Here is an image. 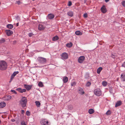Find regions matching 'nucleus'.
Returning a JSON list of instances; mask_svg holds the SVG:
<instances>
[{
  "label": "nucleus",
  "mask_w": 125,
  "mask_h": 125,
  "mask_svg": "<svg viewBox=\"0 0 125 125\" xmlns=\"http://www.w3.org/2000/svg\"><path fill=\"white\" fill-rule=\"evenodd\" d=\"M8 65L7 62L3 60L0 61V70H5L7 68Z\"/></svg>",
  "instance_id": "f257e3e1"
},
{
  "label": "nucleus",
  "mask_w": 125,
  "mask_h": 125,
  "mask_svg": "<svg viewBox=\"0 0 125 125\" xmlns=\"http://www.w3.org/2000/svg\"><path fill=\"white\" fill-rule=\"evenodd\" d=\"M27 101V99L26 97H23L22 98L20 103L22 107L24 108L26 106Z\"/></svg>",
  "instance_id": "f03ea898"
},
{
  "label": "nucleus",
  "mask_w": 125,
  "mask_h": 125,
  "mask_svg": "<svg viewBox=\"0 0 125 125\" xmlns=\"http://www.w3.org/2000/svg\"><path fill=\"white\" fill-rule=\"evenodd\" d=\"M40 123L42 125H50L51 123L48 120L45 118H43L40 120Z\"/></svg>",
  "instance_id": "7ed1b4c3"
},
{
  "label": "nucleus",
  "mask_w": 125,
  "mask_h": 125,
  "mask_svg": "<svg viewBox=\"0 0 125 125\" xmlns=\"http://www.w3.org/2000/svg\"><path fill=\"white\" fill-rule=\"evenodd\" d=\"M38 61L41 64H45L46 62V58L43 57H38L37 59Z\"/></svg>",
  "instance_id": "20e7f679"
},
{
  "label": "nucleus",
  "mask_w": 125,
  "mask_h": 125,
  "mask_svg": "<svg viewBox=\"0 0 125 125\" xmlns=\"http://www.w3.org/2000/svg\"><path fill=\"white\" fill-rule=\"evenodd\" d=\"M94 94L98 96H99L101 94L102 92L100 89L98 88L95 89L94 91Z\"/></svg>",
  "instance_id": "39448f33"
},
{
  "label": "nucleus",
  "mask_w": 125,
  "mask_h": 125,
  "mask_svg": "<svg viewBox=\"0 0 125 125\" xmlns=\"http://www.w3.org/2000/svg\"><path fill=\"white\" fill-rule=\"evenodd\" d=\"M61 58L63 60L68 59V55L67 53L64 52L62 53L61 55Z\"/></svg>",
  "instance_id": "423d86ee"
},
{
  "label": "nucleus",
  "mask_w": 125,
  "mask_h": 125,
  "mask_svg": "<svg viewBox=\"0 0 125 125\" xmlns=\"http://www.w3.org/2000/svg\"><path fill=\"white\" fill-rule=\"evenodd\" d=\"M85 57L84 56H82L78 58V61L79 62L81 63L83 62L84 60Z\"/></svg>",
  "instance_id": "0eeeda50"
},
{
  "label": "nucleus",
  "mask_w": 125,
  "mask_h": 125,
  "mask_svg": "<svg viewBox=\"0 0 125 125\" xmlns=\"http://www.w3.org/2000/svg\"><path fill=\"white\" fill-rule=\"evenodd\" d=\"M24 86L26 88V90H27V91L30 90L32 87V86L31 85H28L26 84H24Z\"/></svg>",
  "instance_id": "6e6552de"
},
{
  "label": "nucleus",
  "mask_w": 125,
  "mask_h": 125,
  "mask_svg": "<svg viewBox=\"0 0 125 125\" xmlns=\"http://www.w3.org/2000/svg\"><path fill=\"white\" fill-rule=\"evenodd\" d=\"M101 12L103 13H105L107 11V10L105 6L103 5L101 8Z\"/></svg>",
  "instance_id": "1a4fd4ad"
},
{
  "label": "nucleus",
  "mask_w": 125,
  "mask_h": 125,
  "mask_svg": "<svg viewBox=\"0 0 125 125\" xmlns=\"http://www.w3.org/2000/svg\"><path fill=\"white\" fill-rule=\"evenodd\" d=\"M17 90L21 93H22L23 92H26V90L25 89H22L21 88H18Z\"/></svg>",
  "instance_id": "9d476101"
},
{
  "label": "nucleus",
  "mask_w": 125,
  "mask_h": 125,
  "mask_svg": "<svg viewBox=\"0 0 125 125\" xmlns=\"http://www.w3.org/2000/svg\"><path fill=\"white\" fill-rule=\"evenodd\" d=\"M6 32L8 36H10L13 33V32L10 30H6Z\"/></svg>",
  "instance_id": "9b49d317"
},
{
  "label": "nucleus",
  "mask_w": 125,
  "mask_h": 125,
  "mask_svg": "<svg viewBox=\"0 0 125 125\" xmlns=\"http://www.w3.org/2000/svg\"><path fill=\"white\" fill-rule=\"evenodd\" d=\"M121 78L122 81H125V73H123L121 75Z\"/></svg>",
  "instance_id": "f8f14e48"
},
{
  "label": "nucleus",
  "mask_w": 125,
  "mask_h": 125,
  "mask_svg": "<svg viewBox=\"0 0 125 125\" xmlns=\"http://www.w3.org/2000/svg\"><path fill=\"white\" fill-rule=\"evenodd\" d=\"M44 28V27L43 25L39 24L38 27V29L40 30H43Z\"/></svg>",
  "instance_id": "ddd939ff"
},
{
  "label": "nucleus",
  "mask_w": 125,
  "mask_h": 125,
  "mask_svg": "<svg viewBox=\"0 0 125 125\" xmlns=\"http://www.w3.org/2000/svg\"><path fill=\"white\" fill-rule=\"evenodd\" d=\"M6 105L5 103L4 102H1L0 103V108H3Z\"/></svg>",
  "instance_id": "4468645a"
},
{
  "label": "nucleus",
  "mask_w": 125,
  "mask_h": 125,
  "mask_svg": "<svg viewBox=\"0 0 125 125\" xmlns=\"http://www.w3.org/2000/svg\"><path fill=\"white\" fill-rule=\"evenodd\" d=\"M54 15L52 14H49L48 16V18L49 19H53L54 17Z\"/></svg>",
  "instance_id": "2eb2a0df"
},
{
  "label": "nucleus",
  "mask_w": 125,
  "mask_h": 125,
  "mask_svg": "<svg viewBox=\"0 0 125 125\" xmlns=\"http://www.w3.org/2000/svg\"><path fill=\"white\" fill-rule=\"evenodd\" d=\"M78 92L81 94H83L84 93V92L83 89L80 88L79 89Z\"/></svg>",
  "instance_id": "dca6fc26"
},
{
  "label": "nucleus",
  "mask_w": 125,
  "mask_h": 125,
  "mask_svg": "<svg viewBox=\"0 0 125 125\" xmlns=\"http://www.w3.org/2000/svg\"><path fill=\"white\" fill-rule=\"evenodd\" d=\"M68 78L66 76H64L63 78V81L64 83H65L67 82L68 81Z\"/></svg>",
  "instance_id": "f3484780"
},
{
  "label": "nucleus",
  "mask_w": 125,
  "mask_h": 125,
  "mask_svg": "<svg viewBox=\"0 0 125 125\" xmlns=\"http://www.w3.org/2000/svg\"><path fill=\"white\" fill-rule=\"evenodd\" d=\"M122 104V102L121 101L117 102L115 106V107H117L120 105Z\"/></svg>",
  "instance_id": "a211bd4d"
},
{
  "label": "nucleus",
  "mask_w": 125,
  "mask_h": 125,
  "mask_svg": "<svg viewBox=\"0 0 125 125\" xmlns=\"http://www.w3.org/2000/svg\"><path fill=\"white\" fill-rule=\"evenodd\" d=\"M102 69L103 68L102 67H99L98 68L97 70V73L98 74H99L100 73V72L102 70Z\"/></svg>",
  "instance_id": "6ab92c4d"
},
{
  "label": "nucleus",
  "mask_w": 125,
  "mask_h": 125,
  "mask_svg": "<svg viewBox=\"0 0 125 125\" xmlns=\"http://www.w3.org/2000/svg\"><path fill=\"white\" fill-rule=\"evenodd\" d=\"M6 100L7 101L10 100L11 98V96L10 95H7L5 97Z\"/></svg>",
  "instance_id": "aec40b11"
},
{
  "label": "nucleus",
  "mask_w": 125,
  "mask_h": 125,
  "mask_svg": "<svg viewBox=\"0 0 125 125\" xmlns=\"http://www.w3.org/2000/svg\"><path fill=\"white\" fill-rule=\"evenodd\" d=\"M75 34L77 35H82V33L79 31H76L75 33Z\"/></svg>",
  "instance_id": "412c9836"
},
{
  "label": "nucleus",
  "mask_w": 125,
  "mask_h": 125,
  "mask_svg": "<svg viewBox=\"0 0 125 125\" xmlns=\"http://www.w3.org/2000/svg\"><path fill=\"white\" fill-rule=\"evenodd\" d=\"M59 39V37L58 36H56L53 37L52 38V40L53 41H56L58 40Z\"/></svg>",
  "instance_id": "4be33fe9"
},
{
  "label": "nucleus",
  "mask_w": 125,
  "mask_h": 125,
  "mask_svg": "<svg viewBox=\"0 0 125 125\" xmlns=\"http://www.w3.org/2000/svg\"><path fill=\"white\" fill-rule=\"evenodd\" d=\"M7 28L9 29H11L13 28V26L11 24H8L7 25Z\"/></svg>",
  "instance_id": "5701e85b"
},
{
  "label": "nucleus",
  "mask_w": 125,
  "mask_h": 125,
  "mask_svg": "<svg viewBox=\"0 0 125 125\" xmlns=\"http://www.w3.org/2000/svg\"><path fill=\"white\" fill-rule=\"evenodd\" d=\"M73 45V44L72 42L68 43L66 44V46L69 48L71 47Z\"/></svg>",
  "instance_id": "b1692460"
},
{
  "label": "nucleus",
  "mask_w": 125,
  "mask_h": 125,
  "mask_svg": "<svg viewBox=\"0 0 125 125\" xmlns=\"http://www.w3.org/2000/svg\"><path fill=\"white\" fill-rule=\"evenodd\" d=\"M35 103L37 107H39L40 106L41 104L38 101H36L35 102Z\"/></svg>",
  "instance_id": "393cba45"
},
{
  "label": "nucleus",
  "mask_w": 125,
  "mask_h": 125,
  "mask_svg": "<svg viewBox=\"0 0 125 125\" xmlns=\"http://www.w3.org/2000/svg\"><path fill=\"white\" fill-rule=\"evenodd\" d=\"M89 74L88 73H86L85 76V78L86 79H89Z\"/></svg>",
  "instance_id": "a878e982"
},
{
  "label": "nucleus",
  "mask_w": 125,
  "mask_h": 125,
  "mask_svg": "<svg viewBox=\"0 0 125 125\" xmlns=\"http://www.w3.org/2000/svg\"><path fill=\"white\" fill-rule=\"evenodd\" d=\"M67 14L68 15L71 17H72L73 16V12L72 11H70L68 12Z\"/></svg>",
  "instance_id": "bb28decb"
},
{
  "label": "nucleus",
  "mask_w": 125,
  "mask_h": 125,
  "mask_svg": "<svg viewBox=\"0 0 125 125\" xmlns=\"http://www.w3.org/2000/svg\"><path fill=\"white\" fill-rule=\"evenodd\" d=\"M89 113L90 114H92L94 112V110L93 109H90L88 111Z\"/></svg>",
  "instance_id": "cd10ccee"
},
{
  "label": "nucleus",
  "mask_w": 125,
  "mask_h": 125,
  "mask_svg": "<svg viewBox=\"0 0 125 125\" xmlns=\"http://www.w3.org/2000/svg\"><path fill=\"white\" fill-rule=\"evenodd\" d=\"M38 85L40 87H42L43 86L42 83L41 82H40L39 83Z\"/></svg>",
  "instance_id": "c85d7f7f"
},
{
  "label": "nucleus",
  "mask_w": 125,
  "mask_h": 125,
  "mask_svg": "<svg viewBox=\"0 0 125 125\" xmlns=\"http://www.w3.org/2000/svg\"><path fill=\"white\" fill-rule=\"evenodd\" d=\"M68 108L69 109L72 110L73 109V106L72 105H70L68 106Z\"/></svg>",
  "instance_id": "c756f323"
},
{
  "label": "nucleus",
  "mask_w": 125,
  "mask_h": 125,
  "mask_svg": "<svg viewBox=\"0 0 125 125\" xmlns=\"http://www.w3.org/2000/svg\"><path fill=\"white\" fill-rule=\"evenodd\" d=\"M107 84V83L106 82L104 81L102 82V85L104 86H106Z\"/></svg>",
  "instance_id": "7c9ffc66"
},
{
  "label": "nucleus",
  "mask_w": 125,
  "mask_h": 125,
  "mask_svg": "<svg viewBox=\"0 0 125 125\" xmlns=\"http://www.w3.org/2000/svg\"><path fill=\"white\" fill-rule=\"evenodd\" d=\"M5 41L4 39L2 38L0 40V43H3L5 42Z\"/></svg>",
  "instance_id": "2f4dec72"
},
{
  "label": "nucleus",
  "mask_w": 125,
  "mask_h": 125,
  "mask_svg": "<svg viewBox=\"0 0 125 125\" xmlns=\"http://www.w3.org/2000/svg\"><path fill=\"white\" fill-rule=\"evenodd\" d=\"M16 20L18 22L20 21V18L19 16H17L15 17Z\"/></svg>",
  "instance_id": "473e14b6"
},
{
  "label": "nucleus",
  "mask_w": 125,
  "mask_h": 125,
  "mask_svg": "<svg viewBox=\"0 0 125 125\" xmlns=\"http://www.w3.org/2000/svg\"><path fill=\"white\" fill-rule=\"evenodd\" d=\"M19 73L18 71L15 72L13 73L12 74L13 75V76H15L17 74Z\"/></svg>",
  "instance_id": "72a5a7b5"
},
{
  "label": "nucleus",
  "mask_w": 125,
  "mask_h": 125,
  "mask_svg": "<svg viewBox=\"0 0 125 125\" xmlns=\"http://www.w3.org/2000/svg\"><path fill=\"white\" fill-rule=\"evenodd\" d=\"M91 83L90 82H88L87 83H86V85L87 87H88L89 86L91 85Z\"/></svg>",
  "instance_id": "f704fd0d"
},
{
  "label": "nucleus",
  "mask_w": 125,
  "mask_h": 125,
  "mask_svg": "<svg viewBox=\"0 0 125 125\" xmlns=\"http://www.w3.org/2000/svg\"><path fill=\"white\" fill-rule=\"evenodd\" d=\"M111 113V111L109 110H108L106 113L107 115H109Z\"/></svg>",
  "instance_id": "c9c22d12"
},
{
  "label": "nucleus",
  "mask_w": 125,
  "mask_h": 125,
  "mask_svg": "<svg viewBox=\"0 0 125 125\" xmlns=\"http://www.w3.org/2000/svg\"><path fill=\"white\" fill-rule=\"evenodd\" d=\"M26 115L28 116H29L30 115V112L29 111H27L26 112Z\"/></svg>",
  "instance_id": "e433bc0d"
},
{
  "label": "nucleus",
  "mask_w": 125,
  "mask_h": 125,
  "mask_svg": "<svg viewBox=\"0 0 125 125\" xmlns=\"http://www.w3.org/2000/svg\"><path fill=\"white\" fill-rule=\"evenodd\" d=\"M21 125H26L25 122L24 121H23L21 122Z\"/></svg>",
  "instance_id": "4c0bfd02"
},
{
  "label": "nucleus",
  "mask_w": 125,
  "mask_h": 125,
  "mask_svg": "<svg viewBox=\"0 0 125 125\" xmlns=\"http://www.w3.org/2000/svg\"><path fill=\"white\" fill-rule=\"evenodd\" d=\"M76 84V83L74 82L73 83H71V85L72 86H74Z\"/></svg>",
  "instance_id": "58836bf2"
},
{
  "label": "nucleus",
  "mask_w": 125,
  "mask_h": 125,
  "mask_svg": "<svg viewBox=\"0 0 125 125\" xmlns=\"http://www.w3.org/2000/svg\"><path fill=\"white\" fill-rule=\"evenodd\" d=\"M116 55L115 54H112L111 55V57L113 58H115L116 57Z\"/></svg>",
  "instance_id": "ea45409f"
},
{
  "label": "nucleus",
  "mask_w": 125,
  "mask_h": 125,
  "mask_svg": "<svg viewBox=\"0 0 125 125\" xmlns=\"http://www.w3.org/2000/svg\"><path fill=\"white\" fill-rule=\"evenodd\" d=\"M109 92L111 93H113V90L112 88L111 87L109 88Z\"/></svg>",
  "instance_id": "a19ab883"
},
{
  "label": "nucleus",
  "mask_w": 125,
  "mask_h": 125,
  "mask_svg": "<svg viewBox=\"0 0 125 125\" xmlns=\"http://www.w3.org/2000/svg\"><path fill=\"white\" fill-rule=\"evenodd\" d=\"M33 35V34L32 33H30L28 34V35L30 37H31Z\"/></svg>",
  "instance_id": "79ce46f5"
},
{
  "label": "nucleus",
  "mask_w": 125,
  "mask_h": 125,
  "mask_svg": "<svg viewBox=\"0 0 125 125\" xmlns=\"http://www.w3.org/2000/svg\"><path fill=\"white\" fill-rule=\"evenodd\" d=\"M122 6L124 7H125V1H123L122 3Z\"/></svg>",
  "instance_id": "37998d69"
},
{
  "label": "nucleus",
  "mask_w": 125,
  "mask_h": 125,
  "mask_svg": "<svg viewBox=\"0 0 125 125\" xmlns=\"http://www.w3.org/2000/svg\"><path fill=\"white\" fill-rule=\"evenodd\" d=\"M11 91L12 92L14 93L15 94H17V93L14 90H11Z\"/></svg>",
  "instance_id": "c03bdc74"
},
{
  "label": "nucleus",
  "mask_w": 125,
  "mask_h": 125,
  "mask_svg": "<svg viewBox=\"0 0 125 125\" xmlns=\"http://www.w3.org/2000/svg\"><path fill=\"white\" fill-rule=\"evenodd\" d=\"M16 3L18 5L20 4L21 2L19 0L16 1Z\"/></svg>",
  "instance_id": "a18cd8bd"
},
{
  "label": "nucleus",
  "mask_w": 125,
  "mask_h": 125,
  "mask_svg": "<svg viewBox=\"0 0 125 125\" xmlns=\"http://www.w3.org/2000/svg\"><path fill=\"white\" fill-rule=\"evenodd\" d=\"M83 16L85 18H87V13H85L83 14Z\"/></svg>",
  "instance_id": "49530a36"
},
{
  "label": "nucleus",
  "mask_w": 125,
  "mask_h": 125,
  "mask_svg": "<svg viewBox=\"0 0 125 125\" xmlns=\"http://www.w3.org/2000/svg\"><path fill=\"white\" fill-rule=\"evenodd\" d=\"M15 77L14 76H13V74H12L11 75V80L12 81V79H13L14 77Z\"/></svg>",
  "instance_id": "de8ad7c7"
},
{
  "label": "nucleus",
  "mask_w": 125,
  "mask_h": 125,
  "mask_svg": "<svg viewBox=\"0 0 125 125\" xmlns=\"http://www.w3.org/2000/svg\"><path fill=\"white\" fill-rule=\"evenodd\" d=\"M72 5V3L71 1H69L68 3V5L69 6H71Z\"/></svg>",
  "instance_id": "09e8293b"
},
{
  "label": "nucleus",
  "mask_w": 125,
  "mask_h": 125,
  "mask_svg": "<svg viewBox=\"0 0 125 125\" xmlns=\"http://www.w3.org/2000/svg\"><path fill=\"white\" fill-rule=\"evenodd\" d=\"M122 66L125 68V61L122 64Z\"/></svg>",
  "instance_id": "8fccbe9b"
},
{
  "label": "nucleus",
  "mask_w": 125,
  "mask_h": 125,
  "mask_svg": "<svg viewBox=\"0 0 125 125\" xmlns=\"http://www.w3.org/2000/svg\"><path fill=\"white\" fill-rule=\"evenodd\" d=\"M16 41H14L13 42V44H16Z\"/></svg>",
  "instance_id": "3c124183"
},
{
  "label": "nucleus",
  "mask_w": 125,
  "mask_h": 125,
  "mask_svg": "<svg viewBox=\"0 0 125 125\" xmlns=\"http://www.w3.org/2000/svg\"><path fill=\"white\" fill-rule=\"evenodd\" d=\"M11 121L12 122H14L15 121V120L14 119H11Z\"/></svg>",
  "instance_id": "603ef678"
},
{
  "label": "nucleus",
  "mask_w": 125,
  "mask_h": 125,
  "mask_svg": "<svg viewBox=\"0 0 125 125\" xmlns=\"http://www.w3.org/2000/svg\"><path fill=\"white\" fill-rule=\"evenodd\" d=\"M24 111L23 110H21V113L22 114H23L24 113Z\"/></svg>",
  "instance_id": "864d4df0"
},
{
  "label": "nucleus",
  "mask_w": 125,
  "mask_h": 125,
  "mask_svg": "<svg viewBox=\"0 0 125 125\" xmlns=\"http://www.w3.org/2000/svg\"><path fill=\"white\" fill-rule=\"evenodd\" d=\"M109 0H105V1L106 2H108L109 1Z\"/></svg>",
  "instance_id": "5fc2aeb1"
},
{
  "label": "nucleus",
  "mask_w": 125,
  "mask_h": 125,
  "mask_svg": "<svg viewBox=\"0 0 125 125\" xmlns=\"http://www.w3.org/2000/svg\"><path fill=\"white\" fill-rule=\"evenodd\" d=\"M19 22H18L17 23V24H16L17 26L19 25Z\"/></svg>",
  "instance_id": "6e6d98bb"
},
{
  "label": "nucleus",
  "mask_w": 125,
  "mask_h": 125,
  "mask_svg": "<svg viewBox=\"0 0 125 125\" xmlns=\"http://www.w3.org/2000/svg\"><path fill=\"white\" fill-rule=\"evenodd\" d=\"M84 0V2L85 3L86 2V0Z\"/></svg>",
  "instance_id": "4d7b16f0"
},
{
  "label": "nucleus",
  "mask_w": 125,
  "mask_h": 125,
  "mask_svg": "<svg viewBox=\"0 0 125 125\" xmlns=\"http://www.w3.org/2000/svg\"><path fill=\"white\" fill-rule=\"evenodd\" d=\"M1 123V121H0V123Z\"/></svg>",
  "instance_id": "13d9d810"
}]
</instances>
